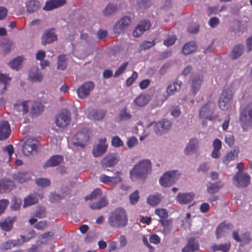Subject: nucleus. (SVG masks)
Segmentation results:
<instances>
[{
	"label": "nucleus",
	"mask_w": 252,
	"mask_h": 252,
	"mask_svg": "<svg viewBox=\"0 0 252 252\" xmlns=\"http://www.w3.org/2000/svg\"><path fill=\"white\" fill-rule=\"evenodd\" d=\"M128 218L126 210L122 207H118L112 211L107 220L110 226L114 228L125 227L128 224Z\"/></svg>",
	"instance_id": "nucleus-1"
},
{
	"label": "nucleus",
	"mask_w": 252,
	"mask_h": 252,
	"mask_svg": "<svg viewBox=\"0 0 252 252\" xmlns=\"http://www.w3.org/2000/svg\"><path fill=\"white\" fill-rule=\"evenodd\" d=\"M152 171V163L150 160L143 159L136 164L130 171L132 180H145Z\"/></svg>",
	"instance_id": "nucleus-2"
},
{
	"label": "nucleus",
	"mask_w": 252,
	"mask_h": 252,
	"mask_svg": "<svg viewBox=\"0 0 252 252\" xmlns=\"http://www.w3.org/2000/svg\"><path fill=\"white\" fill-rule=\"evenodd\" d=\"M180 175L181 173L177 170L166 172L160 178V184L164 187L171 186L177 182Z\"/></svg>",
	"instance_id": "nucleus-3"
},
{
	"label": "nucleus",
	"mask_w": 252,
	"mask_h": 252,
	"mask_svg": "<svg viewBox=\"0 0 252 252\" xmlns=\"http://www.w3.org/2000/svg\"><path fill=\"white\" fill-rule=\"evenodd\" d=\"M90 138L89 131L86 128H83L78 131L73 137V145L76 146L84 147Z\"/></svg>",
	"instance_id": "nucleus-4"
},
{
	"label": "nucleus",
	"mask_w": 252,
	"mask_h": 252,
	"mask_svg": "<svg viewBox=\"0 0 252 252\" xmlns=\"http://www.w3.org/2000/svg\"><path fill=\"white\" fill-rule=\"evenodd\" d=\"M70 121V112L66 109H63L56 116L55 123L59 127L64 128L69 125Z\"/></svg>",
	"instance_id": "nucleus-5"
},
{
	"label": "nucleus",
	"mask_w": 252,
	"mask_h": 252,
	"mask_svg": "<svg viewBox=\"0 0 252 252\" xmlns=\"http://www.w3.org/2000/svg\"><path fill=\"white\" fill-rule=\"evenodd\" d=\"M215 108V104L214 102L209 101L201 108L199 111V116L201 118L209 120H214L217 117L212 116Z\"/></svg>",
	"instance_id": "nucleus-6"
},
{
	"label": "nucleus",
	"mask_w": 252,
	"mask_h": 252,
	"mask_svg": "<svg viewBox=\"0 0 252 252\" xmlns=\"http://www.w3.org/2000/svg\"><path fill=\"white\" fill-rule=\"evenodd\" d=\"M240 121L245 126L252 124V103L249 104L240 113Z\"/></svg>",
	"instance_id": "nucleus-7"
},
{
	"label": "nucleus",
	"mask_w": 252,
	"mask_h": 252,
	"mask_svg": "<svg viewBox=\"0 0 252 252\" xmlns=\"http://www.w3.org/2000/svg\"><path fill=\"white\" fill-rule=\"evenodd\" d=\"M250 176L245 173L237 172L233 177L235 185L238 188H245L250 182Z\"/></svg>",
	"instance_id": "nucleus-8"
},
{
	"label": "nucleus",
	"mask_w": 252,
	"mask_h": 252,
	"mask_svg": "<svg viewBox=\"0 0 252 252\" xmlns=\"http://www.w3.org/2000/svg\"><path fill=\"white\" fill-rule=\"evenodd\" d=\"M232 99V94L229 90H223L220 97L218 104L222 110L228 109L230 106V102Z\"/></svg>",
	"instance_id": "nucleus-9"
},
{
	"label": "nucleus",
	"mask_w": 252,
	"mask_h": 252,
	"mask_svg": "<svg viewBox=\"0 0 252 252\" xmlns=\"http://www.w3.org/2000/svg\"><path fill=\"white\" fill-rule=\"evenodd\" d=\"M94 83L92 81H87L83 83L77 90L79 97L83 99L87 97L94 87Z\"/></svg>",
	"instance_id": "nucleus-10"
},
{
	"label": "nucleus",
	"mask_w": 252,
	"mask_h": 252,
	"mask_svg": "<svg viewBox=\"0 0 252 252\" xmlns=\"http://www.w3.org/2000/svg\"><path fill=\"white\" fill-rule=\"evenodd\" d=\"M130 23L131 19L129 16H126L123 17L114 26V32L118 33L123 32L125 30L128 28Z\"/></svg>",
	"instance_id": "nucleus-11"
},
{
	"label": "nucleus",
	"mask_w": 252,
	"mask_h": 252,
	"mask_svg": "<svg viewBox=\"0 0 252 252\" xmlns=\"http://www.w3.org/2000/svg\"><path fill=\"white\" fill-rule=\"evenodd\" d=\"M106 141V139L105 138H101L99 139L97 143L94 146L93 154L94 157H99L106 152L108 147Z\"/></svg>",
	"instance_id": "nucleus-12"
},
{
	"label": "nucleus",
	"mask_w": 252,
	"mask_h": 252,
	"mask_svg": "<svg viewBox=\"0 0 252 252\" xmlns=\"http://www.w3.org/2000/svg\"><path fill=\"white\" fill-rule=\"evenodd\" d=\"M55 29L54 28L47 29L42 36V44L44 45L51 43L57 40V36L55 33Z\"/></svg>",
	"instance_id": "nucleus-13"
},
{
	"label": "nucleus",
	"mask_w": 252,
	"mask_h": 252,
	"mask_svg": "<svg viewBox=\"0 0 252 252\" xmlns=\"http://www.w3.org/2000/svg\"><path fill=\"white\" fill-rule=\"evenodd\" d=\"M119 161L116 155H107L101 161V165L103 169L114 166Z\"/></svg>",
	"instance_id": "nucleus-14"
},
{
	"label": "nucleus",
	"mask_w": 252,
	"mask_h": 252,
	"mask_svg": "<svg viewBox=\"0 0 252 252\" xmlns=\"http://www.w3.org/2000/svg\"><path fill=\"white\" fill-rule=\"evenodd\" d=\"M122 175L121 171H117L115 176L109 177L105 174H102L99 177V181L105 184H109L113 183L118 184L122 182V178L121 176Z\"/></svg>",
	"instance_id": "nucleus-15"
},
{
	"label": "nucleus",
	"mask_w": 252,
	"mask_h": 252,
	"mask_svg": "<svg viewBox=\"0 0 252 252\" xmlns=\"http://www.w3.org/2000/svg\"><path fill=\"white\" fill-rule=\"evenodd\" d=\"M149 21H143L137 25L133 32V35L135 37L140 36L144 32L148 30L150 27Z\"/></svg>",
	"instance_id": "nucleus-16"
},
{
	"label": "nucleus",
	"mask_w": 252,
	"mask_h": 252,
	"mask_svg": "<svg viewBox=\"0 0 252 252\" xmlns=\"http://www.w3.org/2000/svg\"><path fill=\"white\" fill-rule=\"evenodd\" d=\"M11 133L10 125L6 121L0 122V140L6 139Z\"/></svg>",
	"instance_id": "nucleus-17"
},
{
	"label": "nucleus",
	"mask_w": 252,
	"mask_h": 252,
	"mask_svg": "<svg viewBox=\"0 0 252 252\" xmlns=\"http://www.w3.org/2000/svg\"><path fill=\"white\" fill-rule=\"evenodd\" d=\"M66 2V0H49L46 2L43 9L50 11L64 5Z\"/></svg>",
	"instance_id": "nucleus-18"
},
{
	"label": "nucleus",
	"mask_w": 252,
	"mask_h": 252,
	"mask_svg": "<svg viewBox=\"0 0 252 252\" xmlns=\"http://www.w3.org/2000/svg\"><path fill=\"white\" fill-rule=\"evenodd\" d=\"M202 81L203 76L201 74H196L192 77L191 87L194 95H195L199 91Z\"/></svg>",
	"instance_id": "nucleus-19"
},
{
	"label": "nucleus",
	"mask_w": 252,
	"mask_h": 252,
	"mask_svg": "<svg viewBox=\"0 0 252 252\" xmlns=\"http://www.w3.org/2000/svg\"><path fill=\"white\" fill-rule=\"evenodd\" d=\"M63 161V157L61 155H54L52 156L43 165V167L45 169L49 167L56 166Z\"/></svg>",
	"instance_id": "nucleus-20"
},
{
	"label": "nucleus",
	"mask_w": 252,
	"mask_h": 252,
	"mask_svg": "<svg viewBox=\"0 0 252 252\" xmlns=\"http://www.w3.org/2000/svg\"><path fill=\"white\" fill-rule=\"evenodd\" d=\"M199 245L195 238H190L186 245L182 248V252H193L199 250Z\"/></svg>",
	"instance_id": "nucleus-21"
},
{
	"label": "nucleus",
	"mask_w": 252,
	"mask_h": 252,
	"mask_svg": "<svg viewBox=\"0 0 252 252\" xmlns=\"http://www.w3.org/2000/svg\"><path fill=\"white\" fill-rule=\"evenodd\" d=\"M37 146L35 144L32 143L31 139H27L24 143L23 146V152L26 156H29L32 151H37Z\"/></svg>",
	"instance_id": "nucleus-22"
},
{
	"label": "nucleus",
	"mask_w": 252,
	"mask_h": 252,
	"mask_svg": "<svg viewBox=\"0 0 252 252\" xmlns=\"http://www.w3.org/2000/svg\"><path fill=\"white\" fill-rule=\"evenodd\" d=\"M39 194L37 193H31L24 198L23 207L26 208L32 205L35 204L38 202Z\"/></svg>",
	"instance_id": "nucleus-23"
},
{
	"label": "nucleus",
	"mask_w": 252,
	"mask_h": 252,
	"mask_svg": "<svg viewBox=\"0 0 252 252\" xmlns=\"http://www.w3.org/2000/svg\"><path fill=\"white\" fill-rule=\"evenodd\" d=\"M193 197L194 194L191 192L179 193L177 196V199L180 204H187L190 203L193 200Z\"/></svg>",
	"instance_id": "nucleus-24"
},
{
	"label": "nucleus",
	"mask_w": 252,
	"mask_h": 252,
	"mask_svg": "<svg viewBox=\"0 0 252 252\" xmlns=\"http://www.w3.org/2000/svg\"><path fill=\"white\" fill-rule=\"evenodd\" d=\"M106 113V111L102 109H93L89 112L88 118L91 120L98 121L104 118Z\"/></svg>",
	"instance_id": "nucleus-25"
},
{
	"label": "nucleus",
	"mask_w": 252,
	"mask_h": 252,
	"mask_svg": "<svg viewBox=\"0 0 252 252\" xmlns=\"http://www.w3.org/2000/svg\"><path fill=\"white\" fill-rule=\"evenodd\" d=\"M13 182L10 180L2 179L0 180V193H3L11 190L13 188Z\"/></svg>",
	"instance_id": "nucleus-26"
},
{
	"label": "nucleus",
	"mask_w": 252,
	"mask_h": 252,
	"mask_svg": "<svg viewBox=\"0 0 252 252\" xmlns=\"http://www.w3.org/2000/svg\"><path fill=\"white\" fill-rule=\"evenodd\" d=\"M239 149L238 147H235L234 149L231 150L224 157L223 163L227 165L230 161L234 160L238 158Z\"/></svg>",
	"instance_id": "nucleus-27"
},
{
	"label": "nucleus",
	"mask_w": 252,
	"mask_h": 252,
	"mask_svg": "<svg viewBox=\"0 0 252 252\" xmlns=\"http://www.w3.org/2000/svg\"><path fill=\"white\" fill-rule=\"evenodd\" d=\"M21 242L19 239L9 240L3 243L0 246V249L2 251H6L21 244Z\"/></svg>",
	"instance_id": "nucleus-28"
},
{
	"label": "nucleus",
	"mask_w": 252,
	"mask_h": 252,
	"mask_svg": "<svg viewBox=\"0 0 252 252\" xmlns=\"http://www.w3.org/2000/svg\"><path fill=\"white\" fill-rule=\"evenodd\" d=\"M229 229L230 226L229 224H225L224 223H220L216 229V234L217 238L219 239L225 236Z\"/></svg>",
	"instance_id": "nucleus-29"
},
{
	"label": "nucleus",
	"mask_w": 252,
	"mask_h": 252,
	"mask_svg": "<svg viewBox=\"0 0 252 252\" xmlns=\"http://www.w3.org/2000/svg\"><path fill=\"white\" fill-rule=\"evenodd\" d=\"M31 179V174L29 172H18L14 175V179L17 182L23 183L28 182Z\"/></svg>",
	"instance_id": "nucleus-30"
},
{
	"label": "nucleus",
	"mask_w": 252,
	"mask_h": 252,
	"mask_svg": "<svg viewBox=\"0 0 252 252\" xmlns=\"http://www.w3.org/2000/svg\"><path fill=\"white\" fill-rule=\"evenodd\" d=\"M10 78L8 75L0 73V94H3L6 90Z\"/></svg>",
	"instance_id": "nucleus-31"
},
{
	"label": "nucleus",
	"mask_w": 252,
	"mask_h": 252,
	"mask_svg": "<svg viewBox=\"0 0 252 252\" xmlns=\"http://www.w3.org/2000/svg\"><path fill=\"white\" fill-rule=\"evenodd\" d=\"M207 190L208 193L210 194H214L223 187V184L220 182L215 183H208L207 185Z\"/></svg>",
	"instance_id": "nucleus-32"
},
{
	"label": "nucleus",
	"mask_w": 252,
	"mask_h": 252,
	"mask_svg": "<svg viewBox=\"0 0 252 252\" xmlns=\"http://www.w3.org/2000/svg\"><path fill=\"white\" fill-rule=\"evenodd\" d=\"M198 147V141L196 138L191 139L187 145L185 152L186 154H189L190 152H193Z\"/></svg>",
	"instance_id": "nucleus-33"
},
{
	"label": "nucleus",
	"mask_w": 252,
	"mask_h": 252,
	"mask_svg": "<svg viewBox=\"0 0 252 252\" xmlns=\"http://www.w3.org/2000/svg\"><path fill=\"white\" fill-rule=\"evenodd\" d=\"M196 49V45L194 42H189L183 46L182 52L184 55H189Z\"/></svg>",
	"instance_id": "nucleus-34"
},
{
	"label": "nucleus",
	"mask_w": 252,
	"mask_h": 252,
	"mask_svg": "<svg viewBox=\"0 0 252 252\" xmlns=\"http://www.w3.org/2000/svg\"><path fill=\"white\" fill-rule=\"evenodd\" d=\"M150 101L149 96L146 94H141L134 100L135 103L139 107L146 105Z\"/></svg>",
	"instance_id": "nucleus-35"
},
{
	"label": "nucleus",
	"mask_w": 252,
	"mask_h": 252,
	"mask_svg": "<svg viewBox=\"0 0 252 252\" xmlns=\"http://www.w3.org/2000/svg\"><path fill=\"white\" fill-rule=\"evenodd\" d=\"M181 82H174L172 84L169 85L166 89V93L168 95L173 94L181 88Z\"/></svg>",
	"instance_id": "nucleus-36"
},
{
	"label": "nucleus",
	"mask_w": 252,
	"mask_h": 252,
	"mask_svg": "<svg viewBox=\"0 0 252 252\" xmlns=\"http://www.w3.org/2000/svg\"><path fill=\"white\" fill-rule=\"evenodd\" d=\"M108 201L105 198H101L98 202L91 203L90 208L93 210H99L107 206Z\"/></svg>",
	"instance_id": "nucleus-37"
},
{
	"label": "nucleus",
	"mask_w": 252,
	"mask_h": 252,
	"mask_svg": "<svg viewBox=\"0 0 252 252\" xmlns=\"http://www.w3.org/2000/svg\"><path fill=\"white\" fill-rule=\"evenodd\" d=\"M162 197L160 194H157L149 196L147 202L150 205L155 206L160 203Z\"/></svg>",
	"instance_id": "nucleus-38"
},
{
	"label": "nucleus",
	"mask_w": 252,
	"mask_h": 252,
	"mask_svg": "<svg viewBox=\"0 0 252 252\" xmlns=\"http://www.w3.org/2000/svg\"><path fill=\"white\" fill-rule=\"evenodd\" d=\"M27 11L29 13H33L39 8L38 1L35 0H29L26 3Z\"/></svg>",
	"instance_id": "nucleus-39"
},
{
	"label": "nucleus",
	"mask_w": 252,
	"mask_h": 252,
	"mask_svg": "<svg viewBox=\"0 0 252 252\" xmlns=\"http://www.w3.org/2000/svg\"><path fill=\"white\" fill-rule=\"evenodd\" d=\"M244 48L243 45L238 44L235 46L231 52V57L235 60L239 57L244 51Z\"/></svg>",
	"instance_id": "nucleus-40"
},
{
	"label": "nucleus",
	"mask_w": 252,
	"mask_h": 252,
	"mask_svg": "<svg viewBox=\"0 0 252 252\" xmlns=\"http://www.w3.org/2000/svg\"><path fill=\"white\" fill-rule=\"evenodd\" d=\"M231 245L230 243L214 245L212 246L211 249L213 252L215 251H221L222 252H228L230 249Z\"/></svg>",
	"instance_id": "nucleus-41"
},
{
	"label": "nucleus",
	"mask_w": 252,
	"mask_h": 252,
	"mask_svg": "<svg viewBox=\"0 0 252 252\" xmlns=\"http://www.w3.org/2000/svg\"><path fill=\"white\" fill-rule=\"evenodd\" d=\"M14 109L17 112H22L23 114L27 113L29 111V106L27 102L23 101L14 105Z\"/></svg>",
	"instance_id": "nucleus-42"
},
{
	"label": "nucleus",
	"mask_w": 252,
	"mask_h": 252,
	"mask_svg": "<svg viewBox=\"0 0 252 252\" xmlns=\"http://www.w3.org/2000/svg\"><path fill=\"white\" fill-rule=\"evenodd\" d=\"M22 61V57H18L10 62L9 64L12 69H15L18 70L21 68Z\"/></svg>",
	"instance_id": "nucleus-43"
},
{
	"label": "nucleus",
	"mask_w": 252,
	"mask_h": 252,
	"mask_svg": "<svg viewBox=\"0 0 252 252\" xmlns=\"http://www.w3.org/2000/svg\"><path fill=\"white\" fill-rule=\"evenodd\" d=\"M43 76L41 72H31L29 75V79L32 82H40L43 80Z\"/></svg>",
	"instance_id": "nucleus-44"
},
{
	"label": "nucleus",
	"mask_w": 252,
	"mask_h": 252,
	"mask_svg": "<svg viewBox=\"0 0 252 252\" xmlns=\"http://www.w3.org/2000/svg\"><path fill=\"white\" fill-rule=\"evenodd\" d=\"M13 220L12 219L5 220L0 223L1 228L6 231H8L11 229L13 227Z\"/></svg>",
	"instance_id": "nucleus-45"
},
{
	"label": "nucleus",
	"mask_w": 252,
	"mask_h": 252,
	"mask_svg": "<svg viewBox=\"0 0 252 252\" xmlns=\"http://www.w3.org/2000/svg\"><path fill=\"white\" fill-rule=\"evenodd\" d=\"M66 67V58L64 55H60L58 58V68L64 70Z\"/></svg>",
	"instance_id": "nucleus-46"
},
{
	"label": "nucleus",
	"mask_w": 252,
	"mask_h": 252,
	"mask_svg": "<svg viewBox=\"0 0 252 252\" xmlns=\"http://www.w3.org/2000/svg\"><path fill=\"white\" fill-rule=\"evenodd\" d=\"M35 183L38 186L43 188L49 187L51 182L49 179L44 178H37L35 180Z\"/></svg>",
	"instance_id": "nucleus-47"
},
{
	"label": "nucleus",
	"mask_w": 252,
	"mask_h": 252,
	"mask_svg": "<svg viewBox=\"0 0 252 252\" xmlns=\"http://www.w3.org/2000/svg\"><path fill=\"white\" fill-rule=\"evenodd\" d=\"M101 190L100 189L97 188L94 190L89 195L86 196L85 199L86 200L95 199L98 196L101 195Z\"/></svg>",
	"instance_id": "nucleus-48"
},
{
	"label": "nucleus",
	"mask_w": 252,
	"mask_h": 252,
	"mask_svg": "<svg viewBox=\"0 0 252 252\" xmlns=\"http://www.w3.org/2000/svg\"><path fill=\"white\" fill-rule=\"evenodd\" d=\"M22 203V200L20 198L14 197L13 202L11 206V209L13 211H18L20 209Z\"/></svg>",
	"instance_id": "nucleus-49"
},
{
	"label": "nucleus",
	"mask_w": 252,
	"mask_h": 252,
	"mask_svg": "<svg viewBox=\"0 0 252 252\" xmlns=\"http://www.w3.org/2000/svg\"><path fill=\"white\" fill-rule=\"evenodd\" d=\"M155 213L160 218V220L166 219L168 217V212L164 208L156 209Z\"/></svg>",
	"instance_id": "nucleus-50"
},
{
	"label": "nucleus",
	"mask_w": 252,
	"mask_h": 252,
	"mask_svg": "<svg viewBox=\"0 0 252 252\" xmlns=\"http://www.w3.org/2000/svg\"><path fill=\"white\" fill-rule=\"evenodd\" d=\"M116 10V6L112 4H108L104 9L103 13L104 15H109L113 13Z\"/></svg>",
	"instance_id": "nucleus-51"
},
{
	"label": "nucleus",
	"mask_w": 252,
	"mask_h": 252,
	"mask_svg": "<svg viewBox=\"0 0 252 252\" xmlns=\"http://www.w3.org/2000/svg\"><path fill=\"white\" fill-rule=\"evenodd\" d=\"M119 116L122 121L128 120L131 118V115L127 112L126 108H125L120 111Z\"/></svg>",
	"instance_id": "nucleus-52"
},
{
	"label": "nucleus",
	"mask_w": 252,
	"mask_h": 252,
	"mask_svg": "<svg viewBox=\"0 0 252 252\" xmlns=\"http://www.w3.org/2000/svg\"><path fill=\"white\" fill-rule=\"evenodd\" d=\"M155 40H153L152 41H143L140 45V48L142 50H146L155 46Z\"/></svg>",
	"instance_id": "nucleus-53"
},
{
	"label": "nucleus",
	"mask_w": 252,
	"mask_h": 252,
	"mask_svg": "<svg viewBox=\"0 0 252 252\" xmlns=\"http://www.w3.org/2000/svg\"><path fill=\"white\" fill-rule=\"evenodd\" d=\"M235 140V137L232 134L228 133L225 135L224 141L230 147L234 145Z\"/></svg>",
	"instance_id": "nucleus-54"
},
{
	"label": "nucleus",
	"mask_w": 252,
	"mask_h": 252,
	"mask_svg": "<svg viewBox=\"0 0 252 252\" xmlns=\"http://www.w3.org/2000/svg\"><path fill=\"white\" fill-rule=\"evenodd\" d=\"M139 199V192L138 190L134 191L129 196L130 203L132 204H135L137 203Z\"/></svg>",
	"instance_id": "nucleus-55"
},
{
	"label": "nucleus",
	"mask_w": 252,
	"mask_h": 252,
	"mask_svg": "<svg viewBox=\"0 0 252 252\" xmlns=\"http://www.w3.org/2000/svg\"><path fill=\"white\" fill-rule=\"evenodd\" d=\"M35 231L32 229L27 231L25 235H21V237L22 238L23 242H25L34 238L35 236Z\"/></svg>",
	"instance_id": "nucleus-56"
},
{
	"label": "nucleus",
	"mask_w": 252,
	"mask_h": 252,
	"mask_svg": "<svg viewBox=\"0 0 252 252\" xmlns=\"http://www.w3.org/2000/svg\"><path fill=\"white\" fill-rule=\"evenodd\" d=\"M111 144L114 147H120L123 146L124 143L119 136H114L112 138Z\"/></svg>",
	"instance_id": "nucleus-57"
},
{
	"label": "nucleus",
	"mask_w": 252,
	"mask_h": 252,
	"mask_svg": "<svg viewBox=\"0 0 252 252\" xmlns=\"http://www.w3.org/2000/svg\"><path fill=\"white\" fill-rule=\"evenodd\" d=\"M9 203V201L7 199H2L0 200V215L5 212Z\"/></svg>",
	"instance_id": "nucleus-58"
},
{
	"label": "nucleus",
	"mask_w": 252,
	"mask_h": 252,
	"mask_svg": "<svg viewBox=\"0 0 252 252\" xmlns=\"http://www.w3.org/2000/svg\"><path fill=\"white\" fill-rule=\"evenodd\" d=\"M53 233L51 231L45 232L40 236V239L42 240L41 243H45L51 240L53 236Z\"/></svg>",
	"instance_id": "nucleus-59"
},
{
	"label": "nucleus",
	"mask_w": 252,
	"mask_h": 252,
	"mask_svg": "<svg viewBox=\"0 0 252 252\" xmlns=\"http://www.w3.org/2000/svg\"><path fill=\"white\" fill-rule=\"evenodd\" d=\"M177 39L175 35H170L163 41V44L167 47L170 46L174 44Z\"/></svg>",
	"instance_id": "nucleus-60"
},
{
	"label": "nucleus",
	"mask_w": 252,
	"mask_h": 252,
	"mask_svg": "<svg viewBox=\"0 0 252 252\" xmlns=\"http://www.w3.org/2000/svg\"><path fill=\"white\" fill-rule=\"evenodd\" d=\"M128 64V62H125L121 64V65L118 68V69L116 70L114 76L115 77L119 76L126 69L127 65Z\"/></svg>",
	"instance_id": "nucleus-61"
},
{
	"label": "nucleus",
	"mask_w": 252,
	"mask_h": 252,
	"mask_svg": "<svg viewBox=\"0 0 252 252\" xmlns=\"http://www.w3.org/2000/svg\"><path fill=\"white\" fill-rule=\"evenodd\" d=\"M138 77V73L136 71H134L130 77H128L126 80V84L127 86H131L134 81Z\"/></svg>",
	"instance_id": "nucleus-62"
},
{
	"label": "nucleus",
	"mask_w": 252,
	"mask_h": 252,
	"mask_svg": "<svg viewBox=\"0 0 252 252\" xmlns=\"http://www.w3.org/2000/svg\"><path fill=\"white\" fill-rule=\"evenodd\" d=\"M13 46V43L10 40H7L3 44V51L5 53H7L11 49Z\"/></svg>",
	"instance_id": "nucleus-63"
},
{
	"label": "nucleus",
	"mask_w": 252,
	"mask_h": 252,
	"mask_svg": "<svg viewBox=\"0 0 252 252\" xmlns=\"http://www.w3.org/2000/svg\"><path fill=\"white\" fill-rule=\"evenodd\" d=\"M35 216L39 219H42L46 216V210L44 208H39L36 210L35 213Z\"/></svg>",
	"instance_id": "nucleus-64"
}]
</instances>
